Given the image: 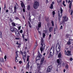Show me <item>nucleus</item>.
<instances>
[{
	"instance_id": "obj_14",
	"label": "nucleus",
	"mask_w": 73,
	"mask_h": 73,
	"mask_svg": "<svg viewBox=\"0 0 73 73\" xmlns=\"http://www.w3.org/2000/svg\"><path fill=\"white\" fill-rule=\"evenodd\" d=\"M44 60H45V57L43 56L42 58L41 59V60L40 62L41 64H43V63H44Z\"/></svg>"
},
{
	"instance_id": "obj_60",
	"label": "nucleus",
	"mask_w": 73,
	"mask_h": 73,
	"mask_svg": "<svg viewBox=\"0 0 73 73\" xmlns=\"http://www.w3.org/2000/svg\"><path fill=\"white\" fill-rule=\"evenodd\" d=\"M51 36H52V35L51 34H50L49 35V37L50 38V37H51Z\"/></svg>"
},
{
	"instance_id": "obj_7",
	"label": "nucleus",
	"mask_w": 73,
	"mask_h": 73,
	"mask_svg": "<svg viewBox=\"0 0 73 73\" xmlns=\"http://www.w3.org/2000/svg\"><path fill=\"white\" fill-rule=\"evenodd\" d=\"M53 68V66L52 65L49 66L47 69V72H50L52 70V69Z\"/></svg>"
},
{
	"instance_id": "obj_25",
	"label": "nucleus",
	"mask_w": 73,
	"mask_h": 73,
	"mask_svg": "<svg viewBox=\"0 0 73 73\" xmlns=\"http://www.w3.org/2000/svg\"><path fill=\"white\" fill-rule=\"evenodd\" d=\"M37 43H36V45H35L34 47L33 50H35L36 48V47H37Z\"/></svg>"
},
{
	"instance_id": "obj_44",
	"label": "nucleus",
	"mask_w": 73,
	"mask_h": 73,
	"mask_svg": "<svg viewBox=\"0 0 73 73\" xmlns=\"http://www.w3.org/2000/svg\"><path fill=\"white\" fill-rule=\"evenodd\" d=\"M70 60L71 61H72L73 60V58H70Z\"/></svg>"
},
{
	"instance_id": "obj_50",
	"label": "nucleus",
	"mask_w": 73,
	"mask_h": 73,
	"mask_svg": "<svg viewBox=\"0 0 73 73\" xmlns=\"http://www.w3.org/2000/svg\"><path fill=\"white\" fill-rule=\"evenodd\" d=\"M72 39H71V38L70 37L69 38V42H70V40H72Z\"/></svg>"
},
{
	"instance_id": "obj_42",
	"label": "nucleus",
	"mask_w": 73,
	"mask_h": 73,
	"mask_svg": "<svg viewBox=\"0 0 73 73\" xmlns=\"http://www.w3.org/2000/svg\"><path fill=\"white\" fill-rule=\"evenodd\" d=\"M52 15H55V11H53L52 12Z\"/></svg>"
},
{
	"instance_id": "obj_64",
	"label": "nucleus",
	"mask_w": 73,
	"mask_h": 73,
	"mask_svg": "<svg viewBox=\"0 0 73 73\" xmlns=\"http://www.w3.org/2000/svg\"><path fill=\"white\" fill-rule=\"evenodd\" d=\"M8 11H9V10H6V12L7 13V12H8Z\"/></svg>"
},
{
	"instance_id": "obj_45",
	"label": "nucleus",
	"mask_w": 73,
	"mask_h": 73,
	"mask_svg": "<svg viewBox=\"0 0 73 73\" xmlns=\"http://www.w3.org/2000/svg\"><path fill=\"white\" fill-rule=\"evenodd\" d=\"M20 33H23V30H21L20 31Z\"/></svg>"
},
{
	"instance_id": "obj_28",
	"label": "nucleus",
	"mask_w": 73,
	"mask_h": 73,
	"mask_svg": "<svg viewBox=\"0 0 73 73\" xmlns=\"http://www.w3.org/2000/svg\"><path fill=\"white\" fill-rule=\"evenodd\" d=\"M30 66H29V65L27 64L26 65V69H29V67Z\"/></svg>"
},
{
	"instance_id": "obj_46",
	"label": "nucleus",
	"mask_w": 73,
	"mask_h": 73,
	"mask_svg": "<svg viewBox=\"0 0 73 73\" xmlns=\"http://www.w3.org/2000/svg\"><path fill=\"white\" fill-rule=\"evenodd\" d=\"M29 27H30V28H31L32 27V26H31V23L29 24Z\"/></svg>"
},
{
	"instance_id": "obj_30",
	"label": "nucleus",
	"mask_w": 73,
	"mask_h": 73,
	"mask_svg": "<svg viewBox=\"0 0 73 73\" xmlns=\"http://www.w3.org/2000/svg\"><path fill=\"white\" fill-rule=\"evenodd\" d=\"M51 24H52V27H54V21H51Z\"/></svg>"
},
{
	"instance_id": "obj_36",
	"label": "nucleus",
	"mask_w": 73,
	"mask_h": 73,
	"mask_svg": "<svg viewBox=\"0 0 73 73\" xmlns=\"http://www.w3.org/2000/svg\"><path fill=\"white\" fill-rule=\"evenodd\" d=\"M45 33H46L47 32H48V30H44L43 31Z\"/></svg>"
},
{
	"instance_id": "obj_21",
	"label": "nucleus",
	"mask_w": 73,
	"mask_h": 73,
	"mask_svg": "<svg viewBox=\"0 0 73 73\" xmlns=\"http://www.w3.org/2000/svg\"><path fill=\"white\" fill-rule=\"evenodd\" d=\"M72 2H73V1H72V2L69 4V8L70 9H71V8L72 7Z\"/></svg>"
},
{
	"instance_id": "obj_38",
	"label": "nucleus",
	"mask_w": 73,
	"mask_h": 73,
	"mask_svg": "<svg viewBox=\"0 0 73 73\" xmlns=\"http://www.w3.org/2000/svg\"><path fill=\"white\" fill-rule=\"evenodd\" d=\"M71 13H70V15H73V10H71Z\"/></svg>"
},
{
	"instance_id": "obj_33",
	"label": "nucleus",
	"mask_w": 73,
	"mask_h": 73,
	"mask_svg": "<svg viewBox=\"0 0 73 73\" xmlns=\"http://www.w3.org/2000/svg\"><path fill=\"white\" fill-rule=\"evenodd\" d=\"M57 62L58 64V65H60V60H59V59H57Z\"/></svg>"
},
{
	"instance_id": "obj_34",
	"label": "nucleus",
	"mask_w": 73,
	"mask_h": 73,
	"mask_svg": "<svg viewBox=\"0 0 73 73\" xmlns=\"http://www.w3.org/2000/svg\"><path fill=\"white\" fill-rule=\"evenodd\" d=\"M45 20L46 21L48 22L49 21V18L47 17L45 18Z\"/></svg>"
},
{
	"instance_id": "obj_18",
	"label": "nucleus",
	"mask_w": 73,
	"mask_h": 73,
	"mask_svg": "<svg viewBox=\"0 0 73 73\" xmlns=\"http://www.w3.org/2000/svg\"><path fill=\"white\" fill-rule=\"evenodd\" d=\"M53 28L52 27H50V28H49L48 31L49 32H51L52 31V30H53Z\"/></svg>"
},
{
	"instance_id": "obj_9",
	"label": "nucleus",
	"mask_w": 73,
	"mask_h": 73,
	"mask_svg": "<svg viewBox=\"0 0 73 73\" xmlns=\"http://www.w3.org/2000/svg\"><path fill=\"white\" fill-rule=\"evenodd\" d=\"M21 6L22 7V8H23V11L24 12H25V5L24 4V3H21Z\"/></svg>"
},
{
	"instance_id": "obj_41",
	"label": "nucleus",
	"mask_w": 73,
	"mask_h": 73,
	"mask_svg": "<svg viewBox=\"0 0 73 73\" xmlns=\"http://www.w3.org/2000/svg\"><path fill=\"white\" fill-rule=\"evenodd\" d=\"M67 44L68 45H70L71 44V43L69 42H67Z\"/></svg>"
},
{
	"instance_id": "obj_55",
	"label": "nucleus",
	"mask_w": 73,
	"mask_h": 73,
	"mask_svg": "<svg viewBox=\"0 0 73 73\" xmlns=\"http://www.w3.org/2000/svg\"><path fill=\"white\" fill-rule=\"evenodd\" d=\"M29 20L31 22V17H29Z\"/></svg>"
},
{
	"instance_id": "obj_1",
	"label": "nucleus",
	"mask_w": 73,
	"mask_h": 73,
	"mask_svg": "<svg viewBox=\"0 0 73 73\" xmlns=\"http://www.w3.org/2000/svg\"><path fill=\"white\" fill-rule=\"evenodd\" d=\"M44 39L42 37L41 38V46L40 47V50L41 52H42V51H43L44 49H45V45L44 43Z\"/></svg>"
},
{
	"instance_id": "obj_47",
	"label": "nucleus",
	"mask_w": 73,
	"mask_h": 73,
	"mask_svg": "<svg viewBox=\"0 0 73 73\" xmlns=\"http://www.w3.org/2000/svg\"><path fill=\"white\" fill-rule=\"evenodd\" d=\"M19 64H22V61H20L19 62Z\"/></svg>"
},
{
	"instance_id": "obj_6",
	"label": "nucleus",
	"mask_w": 73,
	"mask_h": 73,
	"mask_svg": "<svg viewBox=\"0 0 73 73\" xmlns=\"http://www.w3.org/2000/svg\"><path fill=\"white\" fill-rule=\"evenodd\" d=\"M60 49L61 46H60V44H58V45L57 44L56 46V52H60Z\"/></svg>"
},
{
	"instance_id": "obj_10",
	"label": "nucleus",
	"mask_w": 73,
	"mask_h": 73,
	"mask_svg": "<svg viewBox=\"0 0 73 73\" xmlns=\"http://www.w3.org/2000/svg\"><path fill=\"white\" fill-rule=\"evenodd\" d=\"M38 57H39V58L38 59H37L36 60H41V57H42V55L40 53L39 51H38Z\"/></svg>"
},
{
	"instance_id": "obj_24",
	"label": "nucleus",
	"mask_w": 73,
	"mask_h": 73,
	"mask_svg": "<svg viewBox=\"0 0 73 73\" xmlns=\"http://www.w3.org/2000/svg\"><path fill=\"white\" fill-rule=\"evenodd\" d=\"M68 68H69V65H66L65 66V68L66 70L68 69Z\"/></svg>"
},
{
	"instance_id": "obj_13",
	"label": "nucleus",
	"mask_w": 73,
	"mask_h": 73,
	"mask_svg": "<svg viewBox=\"0 0 73 73\" xmlns=\"http://www.w3.org/2000/svg\"><path fill=\"white\" fill-rule=\"evenodd\" d=\"M23 56V59L24 60V61L25 63V60H26V57L27 56V55H22Z\"/></svg>"
},
{
	"instance_id": "obj_54",
	"label": "nucleus",
	"mask_w": 73,
	"mask_h": 73,
	"mask_svg": "<svg viewBox=\"0 0 73 73\" xmlns=\"http://www.w3.org/2000/svg\"><path fill=\"white\" fill-rule=\"evenodd\" d=\"M5 8H6V4H4V9H5Z\"/></svg>"
},
{
	"instance_id": "obj_56",
	"label": "nucleus",
	"mask_w": 73,
	"mask_h": 73,
	"mask_svg": "<svg viewBox=\"0 0 73 73\" xmlns=\"http://www.w3.org/2000/svg\"><path fill=\"white\" fill-rule=\"evenodd\" d=\"M69 3H72V1H70L69 0V1H68V3L69 4Z\"/></svg>"
},
{
	"instance_id": "obj_61",
	"label": "nucleus",
	"mask_w": 73,
	"mask_h": 73,
	"mask_svg": "<svg viewBox=\"0 0 73 73\" xmlns=\"http://www.w3.org/2000/svg\"><path fill=\"white\" fill-rule=\"evenodd\" d=\"M16 44L17 45H20V44L18 42H17L16 43Z\"/></svg>"
},
{
	"instance_id": "obj_26",
	"label": "nucleus",
	"mask_w": 73,
	"mask_h": 73,
	"mask_svg": "<svg viewBox=\"0 0 73 73\" xmlns=\"http://www.w3.org/2000/svg\"><path fill=\"white\" fill-rule=\"evenodd\" d=\"M50 9H52L53 8V5L52 4L51 5V6L50 7Z\"/></svg>"
},
{
	"instance_id": "obj_53",
	"label": "nucleus",
	"mask_w": 73,
	"mask_h": 73,
	"mask_svg": "<svg viewBox=\"0 0 73 73\" xmlns=\"http://www.w3.org/2000/svg\"><path fill=\"white\" fill-rule=\"evenodd\" d=\"M62 24H65V21H63V20L62 22Z\"/></svg>"
},
{
	"instance_id": "obj_57",
	"label": "nucleus",
	"mask_w": 73,
	"mask_h": 73,
	"mask_svg": "<svg viewBox=\"0 0 73 73\" xmlns=\"http://www.w3.org/2000/svg\"><path fill=\"white\" fill-rule=\"evenodd\" d=\"M58 52H58L57 51H56V55H58Z\"/></svg>"
},
{
	"instance_id": "obj_2",
	"label": "nucleus",
	"mask_w": 73,
	"mask_h": 73,
	"mask_svg": "<svg viewBox=\"0 0 73 73\" xmlns=\"http://www.w3.org/2000/svg\"><path fill=\"white\" fill-rule=\"evenodd\" d=\"M60 13L59 11H58V15L59 18L58 20L59 21H60V18L62 17V13H63V10L62 7L60 8Z\"/></svg>"
},
{
	"instance_id": "obj_31",
	"label": "nucleus",
	"mask_w": 73,
	"mask_h": 73,
	"mask_svg": "<svg viewBox=\"0 0 73 73\" xmlns=\"http://www.w3.org/2000/svg\"><path fill=\"white\" fill-rule=\"evenodd\" d=\"M65 1H63L62 2V4L64 6V7H66V5L65 4Z\"/></svg>"
},
{
	"instance_id": "obj_3",
	"label": "nucleus",
	"mask_w": 73,
	"mask_h": 73,
	"mask_svg": "<svg viewBox=\"0 0 73 73\" xmlns=\"http://www.w3.org/2000/svg\"><path fill=\"white\" fill-rule=\"evenodd\" d=\"M39 7V3L38 2L36 1L35 2L33 5V8L34 9H36L38 8Z\"/></svg>"
},
{
	"instance_id": "obj_63",
	"label": "nucleus",
	"mask_w": 73,
	"mask_h": 73,
	"mask_svg": "<svg viewBox=\"0 0 73 73\" xmlns=\"http://www.w3.org/2000/svg\"><path fill=\"white\" fill-rule=\"evenodd\" d=\"M20 53L21 54H23V52H22V51H20Z\"/></svg>"
},
{
	"instance_id": "obj_51",
	"label": "nucleus",
	"mask_w": 73,
	"mask_h": 73,
	"mask_svg": "<svg viewBox=\"0 0 73 73\" xmlns=\"http://www.w3.org/2000/svg\"><path fill=\"white\" fill-rule=\"evenodd\" d=\"M48 0H46V4H48Z\"/></svg>"
},
{
	"instance_id": "obj_16",
	"label": "nucleus",
	"mask_w": 73,
	"mask_h": 73,
	"mask_svg": "<svg viewBox=\"0 0 73 73\" xmlns=\"http://www.w3.org/2000/svg\"><path fill=\"white\" fill-rule=\"evenodd\" d=\"M29 57H30V56H29V55H28L27 56V62H28L27 65H29Z\"/></svg>"
},
{
	"instance_id": "obj_40",
	"label": "nucleus",
	"mask_w": 73,
	"mask_h": 73,
	"mask_svg": "<svg viewBox=\"0 0 73 73\" xmlns=\"http://www.w3.org/2000/svg\"><path fill=\"white\" fill-rule=\"evenodd\" d=\"M42 35H43V38H44V37H45V34L44 33H43Z\"/></svg>"
},
{
	"instance_id": "obj_23",
	"label": "nucleus",
	"mask_w": 73,
	"mask_h": 73,
	"mask_svg": "<svg viewBox=\"0 0 73 73\" xmlns=\"http://www.w3.org/2000/svg\"><path fill=\"white\" fill-rule=\"evenodd\" d=\"M58 58H61V52H60L58 54Z\"/></svg>"
},
{
	"instance_id": "obj_43",
	"label": "nucleus",
	"mask_w": 73,
	"mask_h": 73,
	"mask_svg": "<svg viewBox=\"0 0 73 73\" xmlns=\"http://www.w3.org/2000/svg\"><path fill=\"white\" fill-rule=\"evenodd\" d=\"M22 37L23 38V39H24V34L23 33V34H22Z\"/></svg>"
},
{
	"instance_id": "obj_22",
	"label": "nucleus",
	"mask_w": 73,
	"mask_h": 73,
	"mask_svg": "<svg viewBox=\"0 0 73 73\" xmlns=\"http://www.w3.org/2000/svg\"><path fill=\"white\" fill-rule=\"evenodd\" d=\"M18 52H19L18 51L16 52L15 53H16V55L15 56V58L19 57V55L18 54V53H17Z\"/></svg>"
},
{
	"instance_id": "obj_29",
	"label": "nucleus",
	"mask_w": 73,
	"mask_h": 73,
	"mask_svg": "<svg viewBox=\"0 0 73 73\" xmlns=\"http://www.w3.org/2000/svg\"><path fill=\"white\" fill-rule=\"evenodd\" d=\"M30 8H31V6H30V5H29L27 8V10H28V11H29V10H30Z\"/></svg>"
},
{
	"instance_id": "obj_62",
	"label": "nucleus",
	"mask_w": 73,
	"mask_h": 73,
	"mask_svg": "<svg viewBox=\"0 0 73 73\" xmlns=\"http://www.w3.org/2000/svg\"><path fill=\"white\" fill-rule=\"evenodd\" d=\"M16 19H17V20H19V17H16Z\"/></svg>"
},
{
	"instance_id": "obj_32",
	"label": "nucleus",
	"mask_w": 73,
	"mask_h": 73,
	"mask_svg": "<svg viewBox=\"0 0 73 73\" xmlns=\"http://www.w3.org/2000/svg\"><path fill=\"white\" fill-rule=\"evenodd\" d=\"M70 36V35H69V34H67L66 35V36L67 38H69V37Z\"/></svg>"
},
{
	"instance_id": "obj_4",
	"label": "nucleus",
	"mask_w": 73,
	"mask_h": 73,
	"mask_svg": "<svg viewBox=\"0 0 73 73\" xmlns=\"http://www.w3.org/2000/svg\"><path fill=\"white\" fill-rule=\"evenodd\" d=\"M54 47H52L51 49L50 50V54L52 56L54 55Z\"/></svg>"
},
{
	"instance_id": "obj_59",
	"label": "nucleus",
	"mask_w": 73,
	"mask_h": 73,
	"mask_svg": "<svg viewBox=\"0 0 73 73\" xmlns=\"http://www.w3.org/2000/svg\"><path fill=\"white\" fill-rule=\"evenodd\" d=\"M25 73H32V72L31 71L29 72H26Z\"/></svg>"
},
{
	"instance_id": "obj_39",
	"label": "nucleus",
	"mask_w": 73,
	"mask_h": 73,
	"mask_svg": "<svg viewBox=\"0 0 73 73\" xmlns=\"http://www.w3.org/2000/svg\"><path fill=\"white\" fill-rule=\"evenodd\" d=\"M15 62H18V60H17V58H15Z\"/></svg>"
},
{
	"instance_id": "obj_48",
	"label": "nucleus",
	"mask_w": 73,
	"mask_h": 73,
	"mask_svg": "<svg viewBox=\"0 0 73 73\" xmlns=\"http://www.w3.org/2000/svg\"><path fill=\"white\" fill-rule=\"evenodd\" d=\"M18 28L19 30H20V29H21V26H20L19 27H18Z\"/></svg>"
},
{
	"instance_id": "obj_52",
	"label": "nucleus",
	"mask_w": 73,
	"mask_h": 73,
	"mask_svg": "<svg viewBox=\"0 0 73 73\" xmlns=\"http://www.w3.org/2000/svg\"><path fill=\"white\" fill-rule=\"evenodd\" d=\"M57 2L58 3H60L61 2V0H60V1H57Z\"/></svg>"
},
{
	"instance_id": "obj_12",
	"label": "nucleus",
	"mask_w": 73,
	"mask_h": 73,
	"mask_svg": "<svg viewBox=\"0 0 73 73\" xmlns=\"http://www.w3.org/2000/svg\"><path fill=\"white\" fill-rule=\"evenodd\" d=\"M15 35H16V36H18V35H20V34L19 33V30L17 29L16 30L15 32Z\"/></svg>"
},
{
	"instance_id": "obj_27",
	"label": "nucleus",
	"mask_w": 73,
	"mask_h": 73,
	"mask_svg": "<svg viewBox=\"0 0 73 73\" xmlns=\"http://www.w3.org/2000/svg\"><path fill=\"white\" fill-rule=\"evenodd\" d=\"M11 24L13 27H16V26L15 25V23L14 22H13Z\"/></svg>"
},
{
	"instance_id": "obj_15",
	"label": "nucleus",
	"mask_w": 73,
	"mask_h": 73,
	"mask_svg": "<svg viewBox=\"0 0 73 73\" xmlns=\"http://www.w3.org/2000/svg\"><path fill=\"white\" fill-rule=\"evenodd\" d=\"M63 21H68V18H66V16H65L63 17Z\"/></svg>"
},
{
	"instance_id": "obj_11",
	"label": "nucleus",
	"mask_w": 73,
	"mask_h": 73,
	"mask_svg": "<svg viewBox=\"0 0 73 73\" xmlns=\"http://www.w3.org/2000/svg\"><path fill=\"white\" fill-rule=\"evenodd\" d=\"M17 29L15 28H11L10 31L12 32H15Z\"/></svg>"
},
{
	"instance_id": "obj_37",
	"label": "nucleus",
	"mask_w": 73,
	"mask_h": 73,
	"mask_svg": "<svg viewBox=\"0 0 73 73\" xmlns=\"http://www.w3.org/2000/svg\"><path fill=\"white\" fill-rule=\"evenodd\" d=\"M4 58L5 60V61H7V60H6V59H7V56L5 55L4 57Z\"/></svg>"
},
{
	"instance_id": "obj_19",
	"label": "nucleus",
	"mask_w": 73,
	"mask_h": 73,
	"mask_svg": "<svg viewBox=\"0 0 73 73\" xmlns=\"http://www.w3.org/2000/svg\"><path fill=\"white\" fill-rule=\"evenodd\" d=\"M17 8H16V6H14V12H15V13H16V12L17 11Z\"/></svg>"
},
{
	"instance_id": "obj_58",
	"label": "nucleus",
	"mask_w": 73,
	"mask_h": 73,
	"mask_svg": "<svg viewBox=\"0 0 73 73\" xmlns=\"http://www.w3.org/2000/svg\"><path fill=\"white\" fill-rule=\"evenodd\" d=\"M10 20V22H12L13 21L12 20V19H9Z\"/></svg>"
},
{
	"instance_id": "obj_35",
	"label": "nucleus",
	"mask_w": 73,
	"mask_h": 73,
	"mask_svg": "<svg viewBox=\"0 0 73 73\" xmlns=\"http://www.w3.org/2000/svg\"><path fill=\"white\" fill-rule=\"evenodd\" d=\"M0 37L1 38L2 37V33H1V32L0 31Z\"/></svg>"
},
{
	"instance_id": "obj_5",
	"label": "nucleus",
	"mask_w": 73,
	"mask_h": 73,
	"mask_svg": "<svg viewBox=\"0 0 73 73\" xmlns=\"http://www.w3.org/2000/svg\"><path fill=\"white\" fill-rule=\"evenodd\" d=\"M70 53H71V51H70L68 50L67 51V52L66 50H65L64 51V53L65 54L67 55V56H72V54Z\"/></svg>"
},
{
	"instance_id": "obj_17",
	"label": "nucleus",
	"mask_w": 73,
	"mask_h": 73,
	"mask_svg": "<svg viewBox=\"0 0 73 73\" xmlns=\"http://www.w3.org/2000/svg\"><path fill=\"white\" fill-rule=\"evenodd\" d=\"M41 23L40 22H39L38 23V28H41Z\"/></svg>"
},
{
	"instance_id": "obj_8",
	"label": "nucleus",
	"mask_w": 73,
	"mask_h": 73,
	"mask_svg": "<svg viewBox=\"0 0 73 73\" xmlns=\"http://www.w3.org/2000/svg\"><path fill=\"white\" fill-rule=\"evenodd\" d=\"M37 70L38 71L37 73H39L40 72V68H41V64H39V63H37Z\"/></svg>"
},
{
	"instance_id": "obj_20",
	"label": "nucleus",
	"mask_w": 73,
	"mask_h": 73,
	"mask_svg": "<svg viewBox=\"0 0 73 73\" xmlns=\"http://www.w3.org/2000/svg\"><path fill=\"white\" fill-rule=\"evenodd\" d=\"M0 61L1 62H3V63L4 62V58H0Z\"/></svg>"
},
{
	"instance_id": "obj_49",
	"label": "nucleus",
	"mask_w": 73,
	"mask_h": 73,
	"mask_svg": "<svg viewBox=\"0 0 73 73\" xmlns=\"http://www.w3.org/2000/svg\"><path fill=\"white\" fill-rule=\"evenodd\" d=\"M63 28V27H62V26L61 25L60 26V29H62Z\"/></svg>"
}]
</instances>
